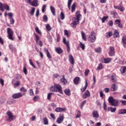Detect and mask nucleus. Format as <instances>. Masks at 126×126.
Instances as JSON below:
<instances>
[{
	"label": "nucleus",
	"mask_w": 126,
	"mask_h": 126,
	"mask_svg": "<svg viewBox=\"0 0 126 126\" xmlns=\"http://www.w3.org/2000/svg\"><path fill=\"white\" fill-rule=\"evenodd\" d=\"M79 46L82 48V50H84L85 49V45L82 42H80Z\"/></svg>",
	"instance_id": "nucleus-30"
},
{
	"label": "nucleus",
	"mask_w": 126,
	"mask_h": 126,
	"mask_svg": "<svg viewBox=\"0 0 126 126\" xmlns=\"http://www.w3.org/2000/svg\"><path fill=\"white\" fill-rule=\"evenodd\" d=\"M106 35L107 38H110V37L113 36V32H106Z\"/></svg>",
	"instance_id": "nucleus-26"
},
{
	"label": "nucleus",
	"mask_w": 126,
	"mask_h": 126,
	"mask_svg": "<svg viewBox=\"0 0 126 126\" xmlns=\"http://www.w3.org/2000/svg\"><path fill=\"white\" fill-rule=\"evenodd\" d=\"M82 37L84 41H86V37L85 36V33L83 32H81Z\"/></svg>",
	"instance_id": "nucleus-35"
},
{
	"label": "nucleus",
	"mask_w": 126,
	"mask_h": 126,
	"mask_svg": "<svg viewBox=\"0 0 126 126\" xmlns=\"http://www.w3.org/2000/svg\"><path fill=\"white\" fill-rule=\"evenodd\" d=\"M20 84V82L19 81H17L16 83H15L14 85L15 86H19V85Z\"/></svg>",
	"instance_id": "nucleus-62"
},
{
	"label": "nucleus",
	"mask_w": 126,
	"mask_h": 126,
	"mask_svg": "<svg viewBox=\"0 0 126 126\" xmlns=\"http://www.w3.org/2000/svg\"><path fill=\"white\" fill-rule=\"evenodd\" d=\"M93 34L94 33L92 32L91 34L89 36V41L92 43H94V42H95V41H96V36Z\"/></svg>",
	"instance_id": "nucleus-8"
},
{
	"label": "nucleus",
	"mask_w": 126,
	"mask_h": 126,
	"mask_svg": "<svg viewBox=\"0 0 126 126\" xmlns=\"http://www.w3.org/2000/svg\"><path fill=\"white\" fill-rule=\"evenodd\" d=\"M97 69H102L103 68V66H102V64L99 63L98 66L97 67Z\"/></svg>",
	"instance_id": "nucleus-61"
},
{
	"label": "nucleus",
	"mask_w": 126,
	"mask_h": 126,
	"mask_svg": "<svg viewBox=\"0 0 126 126\" xmlns=\"http://www.w3.org/2000/svg\"><path fill=\"white\" fill-rule=\"evenodd\" d=\"M66 110V108L57 107L55 109V111L57 113H62V112H64Z\"/></svg>",
	"instance_id": "nucleus-9"
},
{
	"label": "nucleus",
	"mask_w": 126,
	"mask_h": 126,
	"mask_svg": "<svg viewBox=\"0 0 126 126\" xmlns=\"http://www.w3.org/2000/svg\"><path fill=\"white\" fill-rule=\"evenodd\" d=\"M126 114V109H120L119 112V115H125Z\"/></svg>",
	"instance_id": "nucleus-20"
},
{
	"label": "nucleus",
	"mask_w": 126,
	"mask_h": 126,
	"mask_svg": "<svg viewBox=\"0 0 126 126\" xmlns=\"http://www.w3.org/2000/svg\"><path fill=\"white\" fill-rule=\"evenodd\" d=\"M93 117L94 119H98L99 118V113H98V111L96 110H94L93 113H92Z\"/></svg>",
	"instance_id": "nucleus-10"
},
{
	"label": "nucleus",
	"mask_w": 126,
	"mask_h": 126,
	"mask_svg": "<svg viewBox=\"0 0 126 126\" xmlns=\"http://www.w3.org/2000/svg\"><path fill=\"white\" fill-rule=\"evenodd\" d=\"M8 47L9 48V49L11 50L12 52H13V51L15 50V47H14V46H13V45L12 44H9Z\"/></svg>",
	"instance_id": "nucleus-31"
},
{
	"label": "nucleus",
	"mask_w": 126,
	"mask_h": 126,
	"mask_svg": "<svg viewBox=\"0 0 126 126\" xmlns=\"http://www.w3.org/2000/svg\"><path fill=\"white\" fill-rule=\"evenodd\" d=\"M79 77H76L75 78H74V80H73V82L74 84H75L76 85H77V84H78V83H79Z\"/></svg>",
	"instance_id": "nucleus-18"
},
{
	"label": "nucleus",
	"mask_w": 126,
	"mask_h": 126,
	"mask_svg": "<svg viewBox=\"0 0 126 126\" xmlns=\"http://www.w3.org/2000/svg\"><path fill=\"white\" fill-rule=\"evenodd\" d=\"M33 101L35 102L38 101L39 100V96H34L33 98Z\"/></svg>",
	"instance_id": "nucleus-47"
},
{
	"label": "nucleus",
	"mask_w": 126,
	"mask_h": 126,
	"mask_svg": "<svg viewBox=\"0 0 126 126\" xmlns=\"http://www.w3.org/2000/svg\"><path fill=\"white\" fill-rule=\"evenodd\" d=\"M44 125H49V120L47 118L45 117L43 119Z\"/></svg>",
	"instance_id": "nucleus-25"
},
{
	"label": "nucleus",
	"mask_w": 126,
	"mask_h": 126,
	"mask_svg": "<svg viewBox=\"0 0 126 126\" xmlns=\"http://www.w3.org/2000/svg\"><path fill=\"white\" fill-rule=\"evenodd\" d=\"M4 8L6 9V10L9 11V6H8L6 4H2L1 2H0V10L2 12L4 11ZM0 15L1 16V13H0Z\"/></svg>",
	"instance_id": "nucleus-5"
},
{
	"label": "nucleus",
	"mask_w": 126,
	"mask_h": 126,
	"mask_svg": "<svg viewBox=\"0 0 126 126\" xmlns=\"http://www.w3.org/2000/svg\"><path fill=\"white\" fill-rule=\"evenodd\" d=\"M63 116H60L58 118H57L56 122L57 124H62L63 122Z\"/></svg>",
	"instance_id": "nucleus-12"
},
{
	"label": "nucleus",
	"mask_w": 126,
	"mask_h": 126,
	"mask_svg": "<svg viewBox=\"0 0 126 126\" xmlns=\"http://www.w3.org/2000/svg\"><path fill=\"white\" fill-rule=\"evenodd\" d=\"M64 93L66 95H70V90L69 89H66L64 90Z\"/></svg>",
	"instance_id": "nucleus-24"
},
{
	"label": "nucleus",
	"mask_w": 126,
	"mask_h": 126,
	"mask_svg": "<svg viewBox=\"0 0 126 126\" xmlns=\"http://www.w3.org/2000/svg\"><path fill=\"white\" fill-rule=\"evenodd\" d=\"M34 35L35 36V40L36 41V43H38V41H39V40H40V37H39V36L37 34H36V33H34Z\"/></svg>",
	"instance_id": "nucleus-36"
},
{
	"label": "nucleus",
	"mask_w": 126,
	"mask_h": 126,
	"mask_svg": "<svg viewBox=\"0 0 126 126\" xmlns=\"http://www.w3.org/2000/svg\"><path fill=\"white\" fill-rule=\"evenodd\" d=\"M88 86V82H87V80H86L85 81V87L82 88L81 89V91L82 92H84L85 90L87 89V87Z\"/></svg>",
	"instance_id": "nucleus-14"
},
{
	"label": "nucleus",
	"mask_w": 126,
	"mask_h": 126,
	"mask_svg": "<svg viewBox=\"0 0 126 126\" xmlns=\"http://www.w3.org/2000/svg\"><path fill=\"white\" fill-rule=\"evenodd\" d=\"M0 83L1 84L2 86L4 85V81L2 79H0Z\"/></svg>",
	"instance_id": "nucleus-54"
},
{
	"label": "nucleus",
	"mask_w": 126,
	"mask_h": 126,
	"mask_svg": "<svg viewBox=\"0 0 126 126\" xmlns=\"http://www.w3.org/2000/svg\"><path fill=\"white\" fill-rule=\"evenodd\" d=\"M6 115L8 116L7 119L8 122H12L16 118L15 116L12 115V113L10 111H8L6 113Z\"/></svg>",
	"instance_id": "nucleus-6"
},
{
	"label": "nucleus",
	"mask_w": 126,
	"mask_h": 126,
	"mask_svg": "<svg viewBox=\"0 0 126 126\" xmlns=\"http://www.w3.org/2000/svg\"><path fill=\"white\" fill-rule=\"evenodd\" d=\"M113 35H114V38H118V37H120V34H119V32H117V31H115V32Z\"/></svg>",
	"instance_id": "nucleus-27"
},
{
	"label": "nucleus",
	"mask_w": 126,
	"mask_h": 126,
	"mask_svg": "<svg viewBox=\"0 0 126 126\" xmlns=\"http://www.w3.org/2000/svg\"><path fill=\"white\" fill-rule=\"evenodd\" d=\"M86 103V100H85L81 103V109H82V108H83V106H84V105H85Z\"/></svg>",
	"instance_id": "nucleus-59"
},
{
	"label": "nucleus",
	"mask_w": 126,
	"mask_h": 126,
	"mask_svg": "<svg viewBox=\"0 0 126 126\" xmlns=\"http://www.w3.org/2000/svg\"><path fill=\"white\" fill-rule=\"evenodd\" d=\"M90 72V71L88 69H86L85 71V75L86 76H88V74H89V73Z\"/></svg>",
	"instance_id": "nucleus-40"
},
{
	"label": "nucleus",
	"mask_w": 126,
	"mask_h": 126,
	"mask_svg": "<svg viewBox=\"0 0 126 126\" xmlns=\"http://www.w3.org/2000/svg\"><path fill=\"white\" fill-rule=\"evenodd\" d=\"M64 35H66L67 37H69V34H68V32H67V30H65L64 31Z\"/></svg>",
	"instance_id": "nucleus-49"
},
{
	"label": "nucleus",
	"mask_w": 126,
	"mask_h": 126,
	"mask_svg": "<svg viewBox=\"0 0 126 126\" xmlns=\"http://www.w3.org/2000/svg\"><path fill=\"white\" fill-rule=\"evenodd\" d=\"M31 5H32V6H38V5H39V3H38V0H33V1H32Z\"/></svg>",
	"instance_id": "nucleus-15"
},
{
	"label": "nucleus",
	"mask_w": 126,
	"mask_h": 126,
	"mask_svg": "<svg viewBox=\"0 0 126 126\" xmlns=\"http://www.w3.org/2000/svg\"><path fill=\"white\" fill-rule=\"evenodd\" d=\"M109 103L111 105V106H113L114 107H118L119 106V100L118 99H114L113 96H110L108 98Z\"/></svg>",
	"instance_id": "nucleus-3"
},
{
	"label": "nucleus",
	"mask_w": 126,
	"mask_h": 126,
	"mask_svg": "<svg viewBox=\"0 0 126 126\" xmlns=\"http://www.w3.org/2000/svg\"><path fill=\"white\" fill-rule=\"evenodd\" d=\"M46 29L47 30V31H51L52 30V28L51 27V26H50L49 24L46 25Z\"/></svg>",
	"instance_id": "nucleus-33"
},
{
	"label": "nucleus",
	"mask_w": 126,
	"mask_h": 126,
	"mask_svg": "<svg viewBox=\"0 0 126 126\" xmlns=\"http://www.w3.org/2000/svg\"><path fill=\"white\" fill-rule=\"evenodd\" d=\"M117 89H118V86H117L116 84H113L111 86V91H116V90H117Z\"/></svg>",
	"instance_id": "nucleus-16"
},
{
	"label": "nucleus",
	"mask_w": 126,
	"mask_h": 126,
	"mask_svg": "<svg viewBox=\"0 0 126 126\" xmlns=\"http://www.w3.org/2000/svg\"><path fill=\"white\" fill-rule=\"evenodd\" d=\"M46 7H47V6L46 5H43L42 7V12L43 13L45 12V9H46Z\"/></svg>",
	"instance_id": "nucleus-51"
},
{
	"label": "nucleus",
	"mask_w": 126,
	"mask_h": 126,
	"mask_svg": "<svg viewBox=\"0 0 126 126\" xmlns=\"http://www.w3.org/2000/svg\"><path fill=\"white\" fill-rule=\"evenodd\" d=\"M43 20L45 22H47L48 21V17L46 15H44L43 17Z\"/></svg>",
	"instance_id": "nucleus-43"
},
{
	"label": "nucleus",
	"mask_w": 126,
	"mask_h": 126,
	"mask_svg": "<svg viewBox=\"0 0 126 126\" xmlns=\"http://www.w3.org/2000/svg\"><path fill=\"white\" fill-rule=\"evenodd\" d=\"M50 117L52 118L53 120H56V117H55V115L53 113L50 114Z\"/></svg>",
	"instance_id": "nucleus-64"
},
{
	"label": "nucleus",
	"mask_w": 126,
	"mask_h": 126,
	"mask_svg": "<svg viewBox=\"0 0 126 126\" xmlns=\"http://www.w3.org/2000/svg\"><path fill=\"white\" fill-rule=\"evenodd\" d=\"M56 52H57V54H59V55H61L62 53H63V50L61 47H57L55 49Z\"/></svg>",
	"instance_id": "nucleus-17"
},
{
	"label": "nucleus",
	"mask_w": 126,
	"mask_h": 126,
	"mask_svg": "<svg viewBox=\"0 0 126 126\" xmlns=\"http://www.w3.org/2000/svg\"><path fill=\"white\" fill-rule=\"evenodd\" d=\"M20 97H22V95H13L12 98L13 99H18V98H20Z\"/></svg>",
	"instance_id": "nucleus-34"
},
{
	"label": "nucleus",
	"mask_w": 126,
	"mask_h": 126,
	"mask_svg": "<svg viewBox=\"0 0 126 126\" xmlns=\"http://www.w3.org/2000/svg\"><path fill=\"white\" fill-rule=\"evenodd\" d=\"M16 77L17 79H20V78H22V76L20 74H17Z\"/></svg>",
	"instance_id": "nucleus-56"
},
{
	"label": "nucleus",
	"mask_w": 126,
	"mask_h": 126,
	"mask_svg": "<svg viewBox=\"0 0 126 126\" xmlns=\"http://www.w3.org/2000/svg\"><path fill=\"white\" fill-rule=\"evenodd\" d=\"M50 10L53 15H56V9L53 6H50Z\"/></svg>",
	"instance_id": "nucleus-21"
},
{
	"label": "nucleus",
	"mask_w": 126,
	"mask_h": 126,
	"mask_svg": "<svg viewBox=\"0 0 126 126\" xmlns=\"http://www.w3.org/2000/svg\"><path fill=\"white\" fill-rule=\"evenodd\" d=\"M110 110L112 113H115V111H117V108L116 107H110Z\"/></svg>",
	"instance_id": "nucleus-42"
},
{
	"label": "nucleus",
	"mask_w": 126,
	"mask_h": 126,
	"mask_svg": "<svg viewBox=\"0 0 126 126\" xmlns=\"http://www.w3.org/2000/svg\"><path fill=\"white\" fill-rule=\"evenodd\" d=\"M35 30L36 32L38 33V34H41V31H40V30H39V28L38 27H36L35 28Z\"/></svg>",
	"instance_id": "nucleus-48"
},
{
	"label": "nucleus",
	"mask_w": 126,
	"mask_h": 126,
	"mask_svg": "<svg viewBox=\"0 0 126 126\" xmlns=\"http://www.w3.org/2000/svg\"><path fill=\"white\" fill-rule=\"evenodd\" d=\"M110 51L109 53V55L110 57H113V56L115 55V48L114 47L111 46L110 47Z\"/></svg>",
	"instance_id": "nucleus-11"
},
{
	"label": "nucleus",
	"mask_w": 126,
	"mask_h": 126,
	"mask_svg": "<svg viewBox=\"0 0 126 126\" xmlns=\"http://www.w3.org/2000/svg\"><path fill=\"white\" fill-rule=\"evenodd\" d=\"M20 91H21V92H24L25 93V92H27V90L25 87L21 88Z\"/></svg>",
	"instance_id": "nucleus-39"
},
{
	"label": "nucleus",
	"mask_w": 126,
	"mask_h": 126,
	"mask_svg": "<svg viewBox=\"0 0 126 126\" xmlns=\"http://www.w3.org/2000/svg\"><path fill=\"white\" fill-rule=\"evenodd\" d=\"M119 10H120V11H124L125 10V7H124V6H120L119 7Z\"/></svg>",
	"instance_id": "nucleus-57"
},
{
	"label": "nucleus",
	"mask_w": 126,
	"mask_h": 126,
	"mask_svg": "<svg viewBox=\"0 0 126 126\" xmlns=\"http://www.w3.org/2000/svg\"><path fill=\"white\" fill-rule=\"evenodd\" d=\"M37 112L38 114H42V108H38V109L37 110Z\"/></svg>",
	"instance_id": "nucleus-52"
},
{
	"label": "nucleus",
	"mask_w": 126,
	"mask_h": 126,
	"mask_svg": "<svg viewBox=\"0 0 126 126\" xmlns=\"http://www.w3.org/2000/svg\"><path fill=\"white\" fill-rule=\"evenodd\" d=\"M50 91L53 92H59L60 94H63V90L62 89V86L60 85H55L52 86L50 88Z\"/></svg>",
	"instance_id": "nucleus-2"
},
{
	"label": "nucleus",
	"mask_w": 126,
	"mask_h": 126,
	"mask_svg": "<svg viewBox=\"0 0 126 126\" xmlns=\"http://www.w3.org/2000/svg\"><path fill=\"white\" fill-rule=\"evenodd\" d=\"M121 103H122V105L124 106H126V100H120Z\"/></svg>",
	"instance_id": "nucleus-53"
},
{
	"label": "nucleus",
	"mask_w": 126,
	"mask_h": 126,
	"mask_svg": "<svg viewBox=\"0 0 126 126\" xmlns=\"http://www.w3.org/2000/svg\"><path fill=\"white\" fill-rule=\"evenodd\" d=\"M80 115H81L80 112L79 111H78L77 112L76 118H80Z\"/></svg>",
	"instance_id": "nucleus-60"
},
{
	"label": "nucleus",
	"mask_w": 126,
	"mask_h": 126,
	"mask_svg": "<svg viewBox=\"0 0 126 126\" xmlns=\"http://www.w3.org/2000/svg\"><path fill=\"white\" fill-rule=\"evenodd\" d=\"M7 33L8 34V38L9 40H11V41H13L14 39L12 37L13 36L14 32L10 28H8L7 29Z\"/></svg>",
	"instance_id": "nucleus-4"
},
{
	"label": "nucleus",
	"mask_w": 126,
	"mask_h": 126,
	"mask_svg": "<svg viewBox=\"0 0 126 126\" xmlns=\"http://www.w3.org/2000/svg\"><path fill=\"white\" fill-rule=\"evenodd\" d=\"M109 18V17L106 16V17H103L102 19H101V21L102 23H105V21H106V20H107V19H108Z\"/></svg>",
	"instance_id": "nucleus-38"
},
{
	"label": "nucleus",
	"mask_w": 126,
	"mask_h": 126,
	"mask_svg": "<svg viewBox=\"0 0 126 126\" xmlns=\"http://www.w3.org/2000/svg\"><path fill=\"white\" fill-rule=\"evenodd\" d=\"M76 7L75 3H74L71 6V12H74L75 11V7Z\"/></svg>",
	"instance_id": "nucleus-28"
},
{
	"label": "nucleus",
	"mask_w": 126,
	"mask_h": 126,
	"mask_svg": "<svg viewBox=\"0 0 126 126\" xmlns=\"http://www.w3.org/2000/svg\"><path fill=\"white\" fill-rule=\"evenodd\" d=\"M96 104L97 106L98 107H99V108H101V103H100V101H99L98 100L96 101Z\"/></svg>",
	"instance_id": "nucleus-58"
},
{
	"label": "nucleus",
	"mask_w": 126,
	"mask_h": 126,
	"mask_svg": "<svg viewBox=\"0 0 126 126\" xmlns=\"http://www.w3.org/2000/svg\"><path fill=\"white\" fill-rule=\"evenodd\" d=\"M35 7H32V10L30 12V14L31 15H32V16H33V15H34V13H35Z\"/></svg>",
	"instance_id": "nucleus-32"
},
{
	"label": "nucleus",
	"mask_w": 126,
	"mask_h": 126,
	"mask_svg": "<svg viewBox=\"0 0 126 126\" xmlns=\"http://www.w3.org/2000/svg\"><path fill=\"white\" fill-rule=\"evenodd\" d=\"M61 81L63 83V84H66L67 83V81L64 78V75L63 76V78L61 79Z\"/></svg>",
	"instance_id": "nucleus-23"
},
{
	"label": "nucleus",
	"mask_w": 126,
	"mask_h": 126,
	"mask_svg": "<svg viewBox=\"0 0 126 126\" xmlns=\"http://www.w3.org/2000/svg\"><path fill=\"white\" fill-rule=\"evenodd\" d=\"M71 2H72V0H68V8L69 10H70V5H71Z\"/></svg>",
	"instance_id": "nucleus-41"
},
{
	"label": "nucleus",
	"mask_w": 126,
	"mask_h": 126,
	"mask_svg": "<svg viewBox=\"0 0 126 126\" xmlns=\"http://www.w3.org/2000/svg\"><path fill=\"white\" fill-rule=\"evenodd\" d=\"M94 51L96 53H101V48L100 47L95 48L94 49Z\"/></svg>",
	"instance_id": "nucleus-44"
},
{
	"label": "nucleus",
	"mask_w": 126,
	"mask_h": 126,
	"mask_svg": "<svg viewBox=\"0 0 126 126\" xmlns=\"http://www.w3.org/2000/svg\"><path fill=\"white\" fill-rule=\"evenodd\" d=\"M63 43L65 45H66L67 47V52L69 53V51H70V47H69V43L68 41H66V39L65 37L63 38Z\"/></svg>",
	"instance_id": "nucleus-7"
},
{
	"label": "nucleus",
	"mask_w": 126,
	"mask_h": 126,
	"mask_svg": "<svg viewBox=\"0 0 126 126\" xmlns=\"http://www.w3.org/2000/svg\"><path fill=\"white\" fill-rule=\"evenodd\" d=\"M103 109L105 111H107V104H106V102L103 103Z\"/></svg>",
	"instance_id": "nucleus-55"
},
{
	"label": "nucleus",
	"mask_w": 126,
	"mask_h": 126,
	"mask_svg": "<svg viewBox=\"0 0 126 126\" xmlns=\"http://www.w3.org/2000/svg\"><path fill=\"white\" fill-rule=\"evenodd\" d=\"M29 62H30V64H31V65L33 66V68H36V67L35 66V65L33 63V62H32V61L31 60V59H29Z\"/></svg>",
	"instance_id": "nucleus-46"
},
{
	"label": "nucleus",
	"mask_w": 126,
	"mask_h": 126,
	"mask_svg": "<svg viewBox=\"0 0 126 126\" xmlns=\"http://www.w3.org/2000/svg\"><path fill=\"white\" fill-rule=\"evenodd\" d=\"M121 23V20H116L114 22V24L116 25V24H119Z\"/></svg>",
	"instance_id": "nucleus-50"
},
{
	"label": "nucleus",
	"mask_w": 126,
	"mask_h": 126,
	"mask_svg": "<svg viewBox=\"0 0 126 126\" xmlns=\"http://www.w3.org/2000/svg\"><path fill=\"white\" fill-rule=\"evenodd\" d=\"M75 16L76 18H73V22L71 24L72 27H73V28H74V29L76 28V25H77V24H79V20H80V18L81 17V14H80L79 11H77L76 12Z\"/></svg>",
	"instance_id": "nucleus-1"
},
{
	"label": "nucleus",
	"mask_w": 126,
	"mask_h": 126,
	"mask_svg": "<svg viewBox=\"0 0 126 126\" xmlns=\"http://www.w3.org/2000/svg\"><path fill=\"white\" fill-rule=\"evenodd\" d=\"M120 71L121 73H122V74H124V73H125V72H126V66H123L121 67V68H120Z\"/></svg>",
	"instance_id": "nucleus-19"
},
{
	"label": "nucleus",
	"mask_w": 126,
	"mask_h": 126,
	"mask_svg": "<svg viewBox=\"0 0 126 126\" xmlns=\"http://www.w3.org/2000/svg\"><path fill=\"white\" fill-rule=\"evenodd\" d=\"M60 17H61V19L62 20H63V19H64V14L63 13V12H61V14H60Z\"/></svg>",
	"instance_id": "nucleus-37"
},
{
	"label": "nucleus",
	"mask_w": 126,
	"mask_h": 126,
	"mask_svg": "<svg viewBox=\"0 0 126 126\" xmlns=\"http://www.w3.org/2000/svg\"><path fill=\"white\" fill-rule=\"evenodd\" d=\"M69 61L72 64H74V59L71 54L69 55Z\"/></svg>",
	"instance_id": "nucleus-13"
},
{
	"label": "nucleus",
	"mask_w": 126,
	"mask_h": 126,
	"mask_svg": "<svg viewBox=\"0 0 126 126\" xmlns=\"http://www.w3.org/2000/svg\"><path fill=\"white\" fill-rule=\"evenodd\" d=\"M105 63H109L112 62V58H108L104 59Z\"/></svg>",
	"instance_id": "nucleus-22"
},
{
	"label": "nucleus",
	"mask_w": 126,
	"mask_h": 126,
	"mask_svg": "<svg viewBox=\"0 0 126 126\" xmlns=\"http://www.w3.org/2000/svg\"><path fill=\"white\" fill-rule=\"evenodd\" d=\"M122 43L123 44H125L126 43V36H124L122 37Z\"/></svg>",
	"instance_id": "nucleus-45"
},
{
	"label": "nucleus",
	"mask_w": 126,
	"mask_h": 126,
	"mask_svg": "<svg viewBox=\"0 0 126 126\" xmlns=\"http://www.w3.org/2000/svg\"><path fill=\"white\" fill-rule=\"evenodd\" d=\"M111 80L114 83L116 82L117 81V78L115 77V76L112 75L111 77Z\"/></svg>",
	"instance_id": "nucleus-29"
},
{
	"label": "nucleus",
	"mask_w": 126,
	"mask_h": 126,
	"mask_svg": "<svg viewBox=\"0 0 126 126\" xmlns=\"http://www.w3.org/2000/svg\"><path fill=\"white\" fill-rule=\"evenodd\" d=\"M10 24L13 25V24H14V20L13 19V18H11L10 20Z\"/></svg>",
	"instance_id": "nucleus-63"
}]
</instances>
